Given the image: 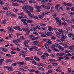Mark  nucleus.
<instances>
[{"label": "nucleus", "mask_w": 74, "mask_h": 74, "mask_svg": "<svg viewBox=\"0 0 74 74\" xmlns=\"http://www.w3.org/2000/svg\"><path fill=\"white\" fill-rule=\"evenodd\" d=\"M3 10H8V9L7 8L5 7H3Z\"/></svg>", "instance_id": "nucleus-53"}, {"label": "nucleus", "mask_w": 74, "mask_h": 74, "mask_svg": "<svg viewBox=\"0 0 74 74\" xmlns=\"http://www.w3.org/2000/svg\"><path fill=\"white\" fill-rule=\"evenodd\" d=\"M18 10L16 9H14L13 11L14 12H18Z\"/></svg>", "instance_id": "nucleus-58"}, {"label": "nucleus", "mask_w": 74, "mask_h": 74, "mask_svg": "<svg viewBox=\"0 0 74 74\" xmlns=\"http://www.w3.org/2000/svg\"><path fill=\"white\" fill-rule=\"evenodd\" d=\"M59 49H60V51H64V49L63 48V47L61 46L60 48H59Z\"/></svg>", "instance_id": "nucleus-35"}, {"label": "nucleus", "mask_w": 74, "mask_h": 74, "mask_svg": "<svg viewBox=\"0 0 74 74\" xmlns=\"http://www.w3.org/2000/svg\"><path fill=\"white\" fill-rule=\"evenodd\" d=\"M61 19L62 20H63V21L64 22H66V18L63 17H62Z\"/></svg>", "instance_id": "nucleus-54"}, {"label": "nucleus", "mask_w": 74, "mask_h": 74, "mask_svg": "<svg viewBox=\"0 0 74 74\" xmlns=\"http://www.w3.org/2000/svg\"><path fill=\"white\" fill-rule=\"evenodd\" d=\"M0 4H1V5H3V4H4V2L1 1H0Z\"/></svg>", "instance_id": "nucleus-62"}, {"label": "nucleus", "mask_w": 74, "mask_h": 74, "mask_svg": "<svg viewBox=\"0 0 74 74\" xmlns=\"http://www.w3.org/2000/svg\"><path fill=\"white\" fill-rule=\"evenodd\" d=\"M18 70L20 71H25V70H24V69H22V68H19L18 69Z\"/></svg>", "instance_id": "nucleus-61"}, {"label": "nucleus", "mask_w": 74, "mask_h": 74, "mask_svg": "<svg viewBox=\"0 0 74 74\" xmlns=\"http://www.w3.org/2000/svg\"><path fill=\"white\" fill-rule=\"evenodd\" d=\"M41 7L40 6H35V8H37V9H39V8H40Z\"/></svg>", "instance_id": "nucleus-55"}, {"label": "nucleus", "mask_w": 74, "mask_h": 74, "mask_svg": "<svg viewBox=\"0 0 74 74\" xmlns=\"http://www.w3.org/2000/svg\"><path fill=\"white\" fill-rule=\"evenodd\" d=\"M68 36L70 37H74V35L72 33L69 34Z\"/></svg>", "instance_id": "nucleus-19"}, {"label": "nucleus", "mask_w": 74, "mask_h": 74, "mask_svg": "<svg viewBox=\"0 0 74 74\" xmlns=\"http://www.w3.org/2000/svg\"><path fill=\"white\" fill-rule=\"evenodd\" d=\"M6 16H8V15H10V14H11V12H10L7 11L6 12Z\"/></svg>", "instance_id": "nucleus-25"}, {"label": "nucleus", "mask_w": 74, "mask_h": 74, "mask_svg": "<svg viewBox=\"0 0 74 74\" xmlns=\"http://www.w3.org/2000/svg\"><path fill=\"white\" fill-rule=\"evenodd\" d=\"M41 58L43 59H46V58H47V57L44 54H43L42 55Z\"/></svg>", "instance_id": "nucleus-27"}, {"label": "nucleus", "mask_w": 74, "mask_h": 74, "mask_svg": "<svg viewBox=\"0 0 74 74\" xmlns=\"http://www.w3.org/2000/svg\"><path fill=\"white\" fill-rule=\"evenodd\" d=\"M37 69L39 70H41L42 71H44V69L42 68V67L41 66H38L37 67Z\"/></svg>", "instance_id": "nucleus-13"}, {"label": "nucleus", "mask_w": 74, "mask_h": 74, "mask_svg": "<svg viewBox=\"0 0 74 74\" xmlns=\"http://www.w3.org/2000/svg\"><path fill=\"white\" fill-rule=\"evenodd\" d=\"M66 30H67V31H69V32H71L72 31L73 29L72 28H70V27H67L66 28Z\"/></svg>", "instance_id": "nucleus-17"}, {"label": "nucleus", "mask_w": 74, "mask_h": 74, "mask_svg": "<svg viewBox=\"0 0 74 74\" xmlns=\"http://www.w3.org/2000/svg\"><path fill=\"white\" fill-rule=\"evenodd\" d=\"M39 34H40L41 36H42V37H47V36L45 35L44 34H43L41 32H39Z\"/></svg>", "instance_id": "nucleus-20"}, {"label": "nucleus", "mask_w": 74, "mask_h": 74, "mask_svg": "<svg viewBox=\"0 0 74 74\" xmlns=\"http://www.w3.org/2000/svg\"><path fill=\"white\" fill-rule=\"evenodd\" d=\"M57 15H58V14H57L56 13H55L54 14H53V18H55V17H56V16Z\"/></svg>", "instance_id": "nucleus-50"}, {"label": "nucleus", "mask_w": 74, "mask_h": 74, "mask_svg": "<svg viewBox=\"0 0 74 74\" xmlns=\"http://www.w3.org/2000/svg\"><path fill=\"white\" fill-rule=\"evenodd\" d=\"M46 42H47V43L49 44L50 45V44H52V41H51V40L50 39H47L46 40Z\"/></svg>", "instance_id": "nucleus-9"}, {"label": "nucleus", "mask_w": 74, "mask_h": 74, "mask_svg": "<svg viewBox=\"0 0 74 74\" xmlns=\"http://www.w3.org/2000/svg\"><path fill=\"white\" fill-rule=\"evenodd\" d=\"M25 54H20L19 55L20 56H22V57H25V56H26V55H25Z\"/></svg>", "instance_id": "nucleus-38"}, {"label": "nucleus", "mask_w": 74, "mask_h": 74, "mask_svg": "<svg viewBox=\"0 0 74 74\" xmlns=\"http://www.w3.org/2000/svg\"><path fill=\"white\" fill-rule=\"evenodd\" d=\"M40 25L41 26H45L47 25V24L43 23H40Z\"/></svg>", "instance_id": "nucleus-23"}, {"label": "nucleus", "mask_w": 74, "mask_h": 74, "mask_svg": "<svg viewBox=\"0 0 74 74\" xmlns=\"http://www.w3.org/2000/svg\"><path fill=\"white\" fill-rule=\"evenodd\" d=\"M58 32H60V33H67L68 32L65 30H63L62 29H58Z\"/></svg>", "instance_id": "nucleus-7"}, {"label": "nucleus", "mask_w": 74, "mask_h": 74, "mask_svg": "<svg viewBox=\"0 0 74 74\" xmlns=\"http://www.w3.org/2000/svg\"><path fill=\"white\" fill-rule=\"evenodd\" d=\"M37 65H38L39 66H41L42 67V66H43V64L41 62H40L39 64H38Z\"/></svg>", "instance_id": "nucleus-30"}, {"label": "nucleus", "mask_w": 74, "mask_h": 74, "mask_svg": "<svg viewBox=\"0 0 74 74\" xmlns=\"http://www.w3.org/2000/svg\"><path fill=\"white\" fill-rule=\"evenodd\" d=\"M14 29H16V30H18L19 31H22V30L21 28H20V27L18 26H15L13 27Z\"/></svg>", "instance_id": "nucleus-4"}, {"label": "nucleus", "mask_w": 74, "mask_h": 74, "mask_svg": "<svg viewBox=\"0 0 74 74\" xmlns=\"http://www.w3.org/2000/svg\"><path fill=\"white\" fill-rule=\"evenodd\" d=\"M30 31H32V32H36L37 30V28L34 27L30 29Z\"/></svg>", "instance_id": "nucleus-10"}, {"label": "nucleus", "mask_w": 74, "mask_h": 74, "mask_svg": "<svg viewBox=\"0 0 74 74\" xmlns=\"http://www.w3.org/2000/svg\"><path fill=\"white\" fill-rule=\"evenodd\" d=\"M35 72L36 74H40V72L38 71V70H36L35 71Z\"/></svg>", "instance_id": "nucleus-49"}, {"label": "nucleus", "mask_w": 74, "mask_h": 74, "mask_svg": "<svg viewBox=\"0 0 74 74\" xmlns=\"http://www.w3.org/2000/svg\"><path fill=\"white\" fill-rule=\"evenodd\" d=\"M28 14L30 18H32L33 16V15L31 13H28Z\"/></svg>", "instance_id": "nucleus-31"}, {"label": "nucleus", "mask_w": 74, "mask_h": 74, "mask_svg": "<svg viewBox=\"0 0 74 74\" xmlns=\"http://www.w3.org/2000/svg\"><path fill=\"white\" fill-rule=\"evenodd\" d=\"M68 5L69 7H71L73 6V3H68Z\"/></svg>", "instance_id": "nucleus-47"}, {"label": "nucleus", "mask_w": 74, "mask_h": 74, "mask_svg": "<svg viewBox=\"0 0 74 74\" xmlns=\"http://www.w3.org/2000/svg\"><path fill=\"white\" fill-rule=\"evenodd\" d=\"M19 64H20L21 67H23V66H24V65H25L24 63L22 62H20L19 63Z\"/></svg>", "instance_id": "nucleus-29"}, {"label": "nucleus", "mask_w": 74, "mask_h": 74, "mask_svg": "<svg viewBox=\"0 0 74 74\" xmlns=\"http://www.w3.org/2000/svg\"><path fill=\"white\" fill-rule=\"evenodd\" d=\"M44 45L46 49H49V45L47 43H45Z\"/></svg>", "instance_id": "nucleus-12"}, {"label": "nucleus", "mask_w": 74, "mask_h": 74, "mask_svg": "<svg viewBox=\"0 0 74 74\" xmlns=\"http://www.w3.org/2000/svg\"><path fill=\"white\" fill-rule=\"evenodd\" d=\"M33 57H32L31 58L30 57H26L25 59V60L26 61H28L29 60H33Z\"/></svg>", "instance_id": "nucleus-5"}, {"label": "nucleus", "mask_w": 74, "mask_h": 74, "mask_svg": "<svg viewBox=\"0 0 74 74\" xmlns=\"http://www.w3.org/2000/svg\"><path fill=\"white\" fill-rule=\"evenodd\" d=\"M27 20L25 19H24V18H22L21 19V22H25V21H26Z\"/></svg>", "instance_id": "nucleus-45"}, {"label": "nucleus", "mask_w": 74, "mask_h": 74, "mask_svg": "<svg viewBox=\"0 0 74 74\" xmlns=\"http://www.w3.org/2000/svg\"><path fill=\"white\" fill-rule=\"evenodd\" d=\"M11 53H12V54H15V53H16V52L11 51Z\"/></svg>", "instance_id": "nucleus-63"}, {"label": "nucleus", "mask_w": 74, "mask_h": 74, "mask_svg": "<svg viewBox=\"0 0 74 74\" xmlns=\"http://www.w3.org/2000/svg\"><path fill=\"white\" fill-rule=\"evenodd\" d=\"M34 59L35 60H36V61H38V62L40 61V59L39 58L37 57H36V56L34 57Z\"/></svg>", "instance_id": "nucleus-16"}, {"label": "nucleus", "mask_w": 74, "mask_h": 74, "mask_svg": "<svg viewBox=\"0 0 74 74\" xmlns=\"http://www.w3.org/2000/svg\"><path fill=\"white\" fill-rule=\"evenodd\" d=\"M25 32H26L27 33V34H29L30 33V29L29 28H23L22 29Z\"/></svg>", "instance_id": "nucleus-2"}, {"label": "nucleus", "mask_w": 74, "mask_h": 74, "mask_svg": "<svg viewBox=\"0 0 74 74\" xmlns=\"http://www.w3.org/2000/svg\"><path fill=\"white\" fill-rule=\"evenodd\" d=\"M28 10H29L30 12H33V7H31V6H29L28 7Z\"/></svg>", "instance_id": "nucleus-11"}, {"label": "nucleus", "mask_w": 74, "mask_h": 74, "mask_svg": "<svg viewBox=\"0 0 74 74\" xmlns=\"http://www.w3.org/2000/svg\"><path fill=\"white\" fill-rule=\"evenodd\" d=\"M59 6H60V4H57L55 6V8L56 9H58V7H59Z\"/></svg>", "instance_id": "nucleus-36"}, {"label": "nucleus", "mask_w": 74, "mask_h": 74, "mask_svg": "<svg viewBox=\"0 0 74 74\" xmlns=\"http://www.w3.org/2000/svg\"><path fill=\"white\" fill-rule=\"evenodd\" d=\"M50 61L52 62H57V60L52 59Z\"/></svg>", "instance_id": "nucleus-37"}, {"label": "nucleus", "mask_w": 74, "mask_h": 74, "mask_svg": "<svg viewBox=\"0 0 74 74\" xmlns=\"http://www.w3.org/2000/svg\"><path fill=\"white\" fill-rule=\"evenodd\" d=\"M31 62H32V63L34 65H37V63L35 61H34L33 60H32L31 61Z\"/></svg>", "instance_id": "nucleus-24"}, {"label": "nucleus", "mask_w": 74, "mask_h": 74, "mask_svg": "<svg viewBox=\"0 0 74 74\" xmlns=\"http://www.w3.org/2000/svg\"><path fill=\"white\" fill-rule=\"evenodd\" d=\"M51 39H53V40H56V38L55 36H52L51 38Z\"/></svg>", "instance_id": "nucleus-57"}, {"label": "nucleus", "mask_w": 74, "mask_h": 74, "mask_svg": "<svg viewBox=\"0 0 74 74\" xmlns=\"http://www.w3.org/2000/svg\"><path fill=\"white\" fill-rule=\"evenodd\" d=\"M12 61H13L12 60L9 59L6 60L5 62L6 63H9V62H12Z\"/></svg>", "instance_id": "nucleus-14"}, {"label": "nucleus", "mask_w": 74, "mask_h": 74, "mask_svg": "<svg viewBox=\"0 0 74 74\" xmlns=\"http://www.w3.org/2000/svg\"><path fill=\"white\" fill-rule=\"evenodd\" d=\"M61 63H62L64 66H65L66 65V63H65L63 61H61Z\"/></svg>", "instance_id": "nucleus-56"}, {"label": "nucleus", "mask_w": 74, "mask_h": 74, "mask_svg": "<svg viewBox=\"0 0 74 74\" xmlns=\"http://www.w3.org/2000/svg\"><path fill=\"white\" fill-rule=\"evenodd\" d=\"M38 42H39L38 41H34V42H33V44L35 45H37V44H38Z\"/></svg>", "instance_id": "nucleus-15"}, {"label": "nucleus", "mask_w": 74, "mask_h": 74, "mask_svg": "<svg viewBox=\"0 0 74 74\" xmlns=\"http://www.w3.org/2000/svg\"><path fill=\"white\" fill-rule=\"evenodd\" d=\"M41 1L43 3H47L48 2V0H42Z\"/></svg>", "instance_id": "nucleus-44"}, {"label": "nucleus", "mask_w": 74, "mask_h": 74, "mask_svg": "<svg viewBox=\"0 0 74 74\" xmlns=\"http://www.w3.org/2000/svg\"><path fill=\"white\" fill-rule=\"evenodd\" d=\"M14 44H15L16 45H17L18 46H20L21 45V44H18V41L15 40H12Z\"/></svg>", "instance_id": "nucleus-3"}, {"label": "nucleus", "mask_w": 74, "mask_h": 74, "mask_svg": "<svg viewBox=\"0 0 74 74\" xmlns=\"http://www.w3.org/2000/svg\"><path fill=\"white\" fill-rule=\"evenodd\" d=\"M38 18H40V19H42V16L41 15H38Z\"/></svg>", "instance_id": "nucleus-51"}, {"label": "nucleus", "mask_w": 74, "mask_h": 74, "mask_svg": "<svg viewBox=\"0 0 74 74\" xmlns=\"http://www.w3.org/2000/svg\"><path fill=\"white\" fill-rule=\"evenodd\" d=\"M50 48L51 49H52L53 50V51H58V49L55 48V47H51Z\"/></svg>", "instance_id": "nucleus-21"}, {"label": "nucleus", "mask_w": 74, "mask_h": 74, "mask_svg": "<svg viewBox=\"0 0 74 74\" xmlns=\"http://www.w3.org/2000/svg\"><path fill=\"white\" fill-rule=\"evenodd\" d=\"M53 34V33L51 32H47V36H52Z\"/></svg>", "instance_id": "nucleus-18"}, {"label": "nucleus", "mask_w": 74, "mask_h": 74, "mask_svg": "<svg viewBox=\"0 0 74 74\" xmlns=\"http://www.w3.org/2000/svg\"><path fill=\"white\" fill-rule=\"evenodd\" d=\"M10 31L11 33H13V32H14V29H13L12 28H11V29L10 30Z\"/></svg>", "instance_id": "nucleus-52"}, {"label": "nucleus", "mask_w": 74, "mask_h": 74, "mask_svg": "<svg viewBox=\"0 0 74 74\" xmlns=\"http://www.w3.org/2000/svg\"><path fill=\"white\" fill-rule=\"evenodd\" d=\"M8 70H12V66H8Z\"/></svg>", "instance_id": "nucleus-33"}, {"label": "nucleus", "mask_w": 74, "mask_h": 74, "mask_svg": "<svg viewBox=\"0 0 74 74\" xmlns=\"http://www.w3.org/2000/svg\"><path fill=\"white\" fill-rule=\"evenodd\" d=\"M36 27L38 29H39V30H41V27H40L39 25H37Z\"/></svg>", "instance_id": "nucleus-41"}, {"label": "nucleus", "mask_w": 74, "mask_h": 74, "mask_svg": "<svg viewBox=\"0 0 74 74\" xmlns=\"http://www.w3.org/2000/svg\"><path fill=\"white\" fill-rule=\"evenodd\" d=\"M27 22L28 23H30L32 22V21L31 20H28L27 21Z\"/></svg>", "instance_id": "nucleus-40"}, {"label": "nucleus", "mask_w": 74, "mask_h": 74, "mask_svg": "<svg viewBox=\"0 0 74 74\" xmlns=\"http://www.w3.org/2000/svg\"><path fill=\"white\" fill-rule=\"evenodd\" d=\"M65 54L63 53H57L56 54V56H63Z\"/></svg>", "instance_id": "nucleus-6"}, {"label": "nucleus", "mask_w": 74, "mask_h": 74, "mask_svg": "<svg viewBox=\"0 0 74 74\" xmlns=\"http://www.w3.org/2000/svg\"><path fill=\"white\" fill-rule=\"evenodd\" d=\"M69 14L70 15H73L74 14V12H69Z\"/></svg>", "instance_id": "nucleus-48"}, {"label": "nucleus", "mask_w": 74, "mask_h": 74, "mask_svg": "<svg viewBox=\"0 0 74 74\" xmlns=\"http://www.w3.org/2000/svg\"><path fill=\"white\" fill-rule=\"evenodd\" d=\"M36 48H37V47L34 46H32L31 47H29V49L31 51H32L33 49H36Z\"/></svg>", "instance_id": "nucleus-8"}, {"label": "nucleus", "mask_w": 74, "mask_h": 74, "mask_svg": "<svg viewBox=\"0 0 74 74\" xmlns=\"http://www.w3.org/2000/svg\"><path fill=\"white\" fill-rule=\"evenodd\" d=\"M23 23L25 25H26V26H28V24L26 22L24 21L23 22Z\"/></svg>", "instance_id": "nucleus-60"}, {"label": "nucleus", "mask_w": 74, "mask_h": 74, "mask_svg": "<svg viewBox=\"0 0 74 74\" xmlns=\"http://www.w3.org/2000/svg\"><path fill=\"white\" fill-rule=\"evenodd\" d=\"M29 41L28 40H26L24 41V42L23 43L24 44H27L28 42H29Z\"/></svg>", "instance_id": "nucleus-32"}, {"label": "nucleus", "mask_w": 74, "mask_h": 74, "mask_svg": "<svg viewBox=\"0 0 74 74\" xmlns=\"http://www.w3.org/2000/svg\"><path fill=\"white\" fill-rule=\"evenodd\" d=\"M43 55H44L45 56L46 55L47 57L49 56V54L47 53H43Z\"/></svg>", "instance_id": "nucleus-39"}, {"label": "nucleus", "mask_w": 74, "mask_h": 74, "mask_svg": "<svg viewBox=\"0 0 74 74\" xmlns=\"http://www.w3.org/2000/svg\"><path fill=\"white\" fill-rule=\"evenodd\" d=\"M49 31H51L52 30V27L51 26H49L48 27Z\"/></svg>", "instance_id": "nucleus-28"}, {"label": "nucleus", "mask_w": 74, "mask_h": 74, "mask_svg": "<svg viewBox=\"0 0 74 74\" xmlns=\"http://www.w3.org/2000/svg\"><path fill=\"white\" fill-rule=\"evenodd\" d=\"M29 8V6L27 5H25L23 6L22 8L23 10L24 11H25L26 13H29L30 11L28 10Z\"/></svg>", "instance_id": "nucleus-1"}, {"label": "nucleus", "mask_w": 74, "mask_h": 74, "mask_svg": "<svg viewBox=\"0 0 74 74\" xmlns=\"http://www.w3.org/2000/svg\"><path fill=\"white\" fill-rule=\"evenodd\" d=\"M18 19H21V18H25V17H24L23 16H19L18 17Z\"/></svg>", "instance_id": "nucleus-59"}, {"label": "nucleus", "mask_w": 74, "mask_h": 74, "mask_svg": "<svg viewBox=\"0 0 74 74\" xmlns=\"http://www.w3.org/2000/svg\"><path fill=\"white\" fill-rule=\"evenodd\" d=\"M56 71H57V72H62V71L59 69H56Z\"/></svg>", "instance_id": "nucleus-42"}, {"label": "nucleus", "mask_w": 74, "mask_h": 74, "mask_svg": "<svg viewBox=\"0 0 74 74\" xmlns=\"http://www.w3.org/2000/svg\"><path fill=\"white\" fill-rule=\"evenodd\" d=\"M56 22L58 24L59 23L60 25H61V24H62V23H61V20H56Z\"/></svg>", "instance_id": "nucleus-22"}, {"label": "nucleus", "mask_w": 74, "mask_h": 74, "mask_svg": "<svg viewBox=\"0 0 74 74\" xmlns=\"http://www.w3.org/2000/svg\"><path fill=\"white\" fill-rule=\"evenodd\" d=\"M70 49H71V50H72V51H73V50H74L73 45V46L70 47Z\"/></svg>", "instance_id": "nucleus-46"}, {"label": "nucleus", "mask_w": 74, "mask_h": 74, "mask_svg": "<svg viewBox=\"0 0 74 74\" xmlns=\"http://www.w3.org/2000/svg\"><path fill=\"white\" fill-rule=\"evenodd\" d=\"M29 38L30 39H32L33 37H34V35H30L29 36Z\"/></svg>", "instance_id": "nucleus-43"}, {"label": "nucleus", "mask_w": 74, "mask_h": 74, "mask_svg": "<svg viewBox=\"0 0 74 74\" xmlns=\"http://www.w3.org/2000/svg\"><path fill=\"white\" fill-rule=\"evenodd\" d=\"M2 51H3L4 52H7L8 51V50L6 49H4L3 48H2L1 49Z\"/></svg>", "instance_id": "nucleus-26"}, {"label": "nucleus", "mask_w": 74, "mask_h": 74, "mask_svg": "<svg viewBox=\"0 0 74 74\" xmlns=\"http://www.w3.org/2000/svg\"><path fill=\"white\" fill-rule=\"evenodd\" d=\"M2 23L3 24H6V21L5 20H3L2 21Z\"/></svg>", "instance_id": "nucleus-34"}, {"label": "nucleus", "mask_w": 74, "mask_h": 74, "mask_svg": "<svg viewBox=\"0 0 74 74\" xmlns=\"http://www.w3.org/2000/svg\"><path fill=\"white\" fill-rule=\"evenodd\" d=\"M13 5L14 6H18V5L17 3H14Z\"/></svg>", "instance_id": "nucleus-64"}]
</instances>
